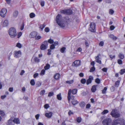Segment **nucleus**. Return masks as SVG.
Returning a JSON list of instances; mask_svg holds the SVG:
<instances>
[{
	"label": "nucleus",
	"mask_w": 125,
	"mask_h": 125,
	"mask_svg": "<svg viewBox=\"0 0 125 125\" xmlns=\"http://www.w3.org/2000/svg\"><path fill=\"white\" fill-rule=\"evenodd\" d=\"M56 21L58 25L62 28H64L65 26V24L63 23V20L62 19V15L58 14L56 18Z\"/></svg>",
	"instance_id": "nucleus-1"
},
{
	"label": "nucleus",
	"mask_w": 125,
	"mask_h": 125,
	"mask_svg": "<svg viewBox=\"0 0 125 125\" xmlns=\"http://www.w3.org/2000/svg\"><path fill=\"white\" fill-rule=\"evenodd\" d=\"M8 33L11 38L15 37L17 35L16 30L13 27H11L10 28L9 30Z\"/></svg>",
	"instance_id": "nucleus-2"
},
{
	"label": "nucleus",
	"mask_w": 125,
	"mask_h": 125,
	"mask_svg": "<svg viewBox=\"0 0 125 125\" xmlns=\"http://www.w3.org/2000/svg\"><path fill=\"white\" fill-rule=\"evenodd\" d=\"M124 121L123 119L118 118L115 120L112 125H125Z\"/></svg>",
	"instance_id": "nucleus-3"
},
{
	"label": "nucleus",
	"mask_w": 125,
	"mask_h": 125,
	"mask_svg": "<svg viewBox=\"0 0 125 125\" xmlns=\"http://www.w3.org/2000/svg\"><path fill=\"white\" fill-rule=\"evenodd\" d=\"M110 115L113 117H115V118L119 117L120 116V114L117 111V110L115 109H113L112 110Z\"/></svg>",
	"instance_id": "nucleus-4"
},
{
	"label": "nucleus",
	"mask_w": 125,
	"mask_h": 125,
	"mask_svg": "<svg viewBox=\"0 0 125 125\" xmlns=\"http://www.w3.org/2000/svg\"><path fill=\"white\" fill-rule=\"evenodd\" d=\"M60 12L62 13L68 15H71L72 13V11L70 9L61 10Z\"/></svg>",
	"instance_id": "nucleus-5"
},
{
	"label": "nucleus",
	"mask_w": 125,
	"mask_h": 125,
	"mask_svg": "<svg viewBox=\"0 0 125 125\" xmlns=\"http://www.w3.org/2000/svg\"><path fill=\"white\" fill-rule=\"evenodd\" d=\"M48 43L47 41H45L41 45L40 48L42 50H44L46 49L48 47Z\"/></svg>",
	"instance_id": "nucleus-6"
},
{
	"label": "nucleus",
	"mask_w": 125,
	"mask_h": 125,
	"mask_svg": "<svg viewBox=\"0 0 125 125\" xmlns=\"http://www.w3.org/2000/svg\"><path fill=\"white\" fill-rule=\"evenodd\" d=\"M90 27L89 28V30L92 32H95L96 30L95 29V24L94 23H91L90 24Z\"/></svg>",
	"instance_id": "nucleus-7"
},
{
	"label": "nucleus",
	"mask_w": 125,
	"mask_h": 125,
	"mask_svg": "<svg viewBox=\"0 0 125 125\" xmlns=\"http://www.w3.org/2000/svg\"><path fill=\"white\" fill-rule=\"evenodd\" d=\"M7 12V10L5 8L2 9L0 11V15L2 17H5Z\"/></svg>",
	"instance_id": "nucleus-8"
},
{
	"label": "nucleus",
	"mask_w": 125,
	"mask_h": 125,
	"mask_svg": "<svg viewBox=\"0 0 125 125\" xmlns=\"http://www.w3.org/2000/svg\"><path fill=\"white\" fill-rule=\"evenodd\" d=\"M111 120L110 118H108L102 121V124L103 125H108L110 124Z\"/></svg>",
	"instance_id": "nucleus-9"
},
{
	"label": "nucleus",
	"mask_w": 125,
	"mask_h": 125,
	"mask_svg": "<svg viewBox=\"0 0 125 125\" xmlns=\"http://www.w3.org/2000/svg\"><path fill=\"white\" fill-rule=\"evenodd\" d=\"M71 89H69L68 92L67 98L68 101H70V99L72 100H74V96L73 95H72L71 96Z\"/></svg>",
	"instance_id": "nucleus-10"
},
{
	"label": "nucleus",
	"mask_w": 125,
	"mask_h": 125,
	"mask_svg": "<svg viewBox=\"0 0 125 125\" xmlns=\"http://www.w3.org/2000/svg\"><path fill=\"white\" fill-rule=\"evenodd\" d=\"M21 54V52L20 50L18 51H15L14 52V56L16 58H18L20 57Z\"/></svg>",
	"instance_id": "nucleus-11"
},
{
	"label": "nucleus",
	"mask_w": 125,
	"mask_h": 125,
	"mask_svg": "<svg viewBox=\"0 0 125 125\" xmlns=\"http://www.w3.org/2000/svg\"><path fill=\"white\" fill-rule=\"evenodd\" d=\"M93 80V77L92 76L90 75L89 77V78L87 80L86 83L87 85L91 83L92 81Z\"/></svg>",
	"instance_id": "nucleus-12"
},
{
	"label": "nucleus",
	"mask_w": 125,
	"mask_h": 125,
	"mask_svg": "<svg viewBox=\"0 0 125 125\" xmlns=\"http://www.w3.org/2000/svg\"><path fill=\"white\" fill-rule=\"evenodd\" d=\"M100 54H98V55L96 57L95 59L96 60V62L99 63L100 64H101L102 63L101 61L100 60Z\"/></svg>",
	"instance_id": "nucleus-13"
},
{
	"label": "nucleus",
	"mask_w": 125,
	"mask_h": 125,
	"mask_svg": "<svg viewBox=\"0 0 125 125\" xmlns=\"http://www.w3.org/2000/svg\"><path fill=\"white\" fill-rule=\"evenodd\" d=\"M73 63L74 64V66L76 67H77L80 65L81 62L79 60H77L74 62Z\"/></svg>",
	"instance_id": "nucleus-14"
},
{
	"label": "nucleus",
	"mask_w": 125,
	"mask_h": 125,
	"mask_svg": "<svg viewBox=\"0 0 125 125\" xmlns=\"http://www.w3.org/2000/svg\"><path fill=\"white\" fill-rule=\"evenodd\" d=\"M30 35L31 36V38H34V37H35L37 35V32H36L33 31L31 33Z\"/></svg>",
	"instance_id": "nucleus-15"
},
{
	"label": "nucleus",
	"mask_w": 125,
	"mask_h": 125,
	"mask_svg": "<svg viewBox=\"0 0 125 125\" xmlns=\"http://www.w3.org/2000/svg\"><path fill=\"white\" fill-rule=\"evenodd\" d=\"M60 75L59 73H56L54 75V78L56 80H59L60 78Z\"/></svg>",
	"instance_id": "nucleus-16"
},
{
	"label": "nucleus",
	"mask_w": 125,
	"mask_h": 125,
	"mask_svg": "<svg viewBox=\"0 0 125 125\" xmlns=\"http://www.w3.org/2000/svg\"><path fill=\"white\" fill-rule=\"evenodd\" d=\"M97 85H94L92 87L91 90L93 92H95L96 91V87L97 86Z\"/></svg>",
	"instance_id": "nucleus-17"
},
{
	"label": "nucleus",
	"mask_w": 125,
	"mask_h": 125,
	"mask_svg": "<svg viewBox=\"0 0 125 125\" xmlns=\"http://www.w3.org/2000/svg\"><path fill=\"white\" fill-rule=\"evenodd\" d=\"M8 21L7 20H6L4 21L3 25L4 27L7 26L8 25Z\"/></svg>",
	"instance_id": "nucleus-18"
},
{
	"label": "nucleus",
	"mask_w": 125,
	"mask_h": 125,
	"mask_svg": "<svg viewBox=\"0 0 125 125\" xmlns=\"http://www.w3.org/2000/svg\"><path fill=\"white\" fill-rule=\"evenodd\" d=\"M52 115V113L51 112H50L49 113H46L45 116L47 117L50 118L51 117Z\"/></svg>",
	"instance_id": "nucleus-19"
},
{
	"label": "nucleus",
	"mask_w": 125,
	"mask_h": 125,
	"mask_svg": "<svg viewBox=\"0 0 125 125\" xmlns=\"http://www.w3.org/2000/svg\"><path fill=\"white\" fill-rule=\"evenodd\" d=\"M14 123L19 124L20 123L19 119L18 118H15L13 120Z\"/></svg>",
	"instance_id": "nucleus-20"
},
{
	"label": "nucleus",
	"mask_w": 125,
	"mask_h": 125,
	"mask_svg": "<svg viewBox=\"0 0 125 125\" xmlns=\"http://www.w3.org/2000/svg\"><path fill=\"white\" fill-rule=\"evenodd\" d=\"M14 123L11 119H10L8 121V125H14Z\"/></svg>",
	"instance_id": "nucleus-21"
},
{
	"label": "nucleus",
	"mask_w": 125,
	"mask_h": 125,
	"mask_svg": "<svg viewBox=\"0 0 125 125\" xmlns=\"http://www.w3.org/2000/svg\"><path fill=\"white\" fill-rule=\"evenodd\" d=\"M110 37L114 40H115L117 39V37L112 34H111L109 36Z\"/></svg>",
	"instance_id": "nucleus-22"
},
{
	"label": "nucleus",
	"mask_w": 125,
	"mask_h": 125,
	"mask_svg": "<svg viewBox=\"0 0 125 125\" xmlns=\"http://www.w3.org/2000/svg\"><path fill=\"white\" fill-rule=\"evenodd\" d=\"M71 102L72 104L74 105L78 103V102L77 100L75 99L72 100L71 101Z\"/></svg>",
	"instance_id": "nucleus-23"
},
{
	"label": "nucleus",
	"mask_w": 125,
	"mask_h": 125,
	"mask_svg": "<svg viewBox=\"0 0 125 125\" xmlns=\"http://www.w3.org/2000/svg\"><path fill=\"white\" fill-rule=\"evenodd\" d=\"M118 57L120 59H123L124 58V55L121 53H119L118 54Z\"/></svg>",
	"instance_id": "nucleus-24"
},
{
	"label": "nucleus",
	"mask_w": 125,
	"mask_h": 125,
	"mask_svg": "<svg viewBox=\"0 0 125 125\" xmlns=\"http://www.w3.org/2000/svg\"><path fill=\"white\" fill-rule=\"evenodd\" d=\"M57 97L58 100H61L62 99L61 93H60L58 94H57Z\"/></svg>",
	"instance_id": "nucleus-25"
},
{
	"label": "nucleus",
	"mask_w": 125,
	"mask_h": 125,
	"mask_svg": "<svg viewBox=\"0 0 125 125\" xmlns=\"http://www.w3.org/2000/svg\"><path fill=\"white\" fill-rule=\"evenodd\" d=\"M85 105V103L84 102H82L80 104V105L82 108L84 107Z\"/></svg>",
	"instance_id": "nucleus-26"
},
{
	"label": "nucleus",
	"mask_w": 125,
	"mask_h": 125,
	"mask_svg": "<svg viewBox=\"0 0 125 125\" xmlns=\"http://www.w3.org/2000/svg\"><path fill=\"white\" fill-rule=\"evenodd\" d=\"M50 65L48 64H47L46 66L44 67V69L45 70H47L49 69L50 68Z\"/></svg>",
	"instance_id": "nucleus-27"
},
{
	"label": "nucleus",
	"mask_w": 125,
	"mask_h": 125,
	"mask_svg": "<svg viewBox=\"0 0 125 125\" xmlns=\"http://www.w3.org/2000/svg\"><path fill=\"white\" fill-rule=\"evenodd\" d=\"M76 120L78 123H80L82 121V118L80 117H78L76 118Z\"/></svg>",
	"instance_id": "nucleus-28"
},
{
	"label": "nucleus",
	"mask_w": 125,
	"mask_h": 125,
	"mask_svg": "<svg viewBox=\"0 0 125 125\" xmlns=\"http://www.w3.org/2000/svg\"><path fill=\"white\" fill-rule=\"evenodd\" d=\"M18 12L17 11H15L13 13V16L14 17H16L18 14Z\"/></svg>",
	"instance_id": "nucleus-29"
},
{
	"label": "nucleus",
	"mask_w": 125,
	"mask_h": 125,
	"mask_svg": "<svg viewBox=\"0 0 125 125\" xmlns=\"http://www.w3.org/2000/svg\"><path fill=\"white\" fill-rule=\"evenodd\" d=\"M72 94H76L77 92V90L76 89H74L72 90Z\"/></svg>",
	"instance_id": "nucleus-30"
},
{
	"label": "nucleus",
	"mask_w": 125,
	"mask_h": 125,
	"mask_svg": "<svg viewBox=\"0 0 125 125\" xmlns=\"http://www.w3.org/2000/svg\"><path fill=\"white\" fill-rule=\"evenodd\" d=\"M125 73V69H121L120 70V73L121 75L123 74L124 73Z\"/></svg>",
	"instance_id": "nucleus-31"
},
{
	"label": "nucleus",
	"mask_w": 125,
	"mask_h": 125,
	"mask_svg": "<svg viewBox=\"0 0 125 125\" xmlns=\"http://www.w3.org/2000/svg\"><path fill=\"white\" fill-rule=\"evenodd\" d=\"M29 16L31 18H33L35 17V14L34 13L32 12L30 14Z\"/></svg>",
	"instance_id": "nucleus-32"
},
{
	"label": "nucleus",
	"mask_w": 125,
	"mask_h": 125,
	"mask_svg": "<svg viewBox=\"0 0 125 125\" xmlns=\"http://www.w3.org/2000/svg\"><path fill=\"white\" fill-rule=\"evenodd\" d=\"M109 111L107 110H104L102 113V115H104L108 113Z\"/></svg>",
	"instance_id": "nucleus-33"
},
{
	"label": "nucleus",
	"mask_w": 125,
	"mask_h": 125,
	"mask_svg": "<svg viewBox=\"0 0 125 125\" xmlns=\"http://www.w3.org/2000/svg\"><path fill=\"white\" fill-rule=\"evenodd\" d=\"M73 81H74L73 80H72L68 81H66V83L70 84H72L73 83Z\"/></svg>",
	"instance_id": "nucleus-34"
},
{
	"label": "nucleus",
	"mask_w": 125,
	"mask_h": 125,
	"mask_svg": "<svg viewBox=\"0 0 125 125\" xmlns=\"http://www.w3.org/2000/svg\"><path fill=\"white\" fill-rule=\"evenodd\" d=\"M120 81L118 80L116 81L115 83V85L116 87H118L120 84Z\"/></svg>",
	"instance_id": "nucleus-35"
},
{
	"label": "nucleus",
	"mask_w": 125,
	"mask_h": 125,
	"mask_svg": "<svg viewBox=\"0 0 125 125\" xmlns=\"http://www.w3.org/2000/svg\"><path fill=\"white\" fill-rule=\"evenodd\" d=\"M30 83L31 85L33 86L35 84V82L34 79H32L31 80Z\"/></svg>",
	"instance_id": "nucleus-36"
},
{
	"label": "nucleus",
	"mask_w": 125,
	"mask_h": 125,
	"mask_svg": "<svg viewBox=\"0 0 125 125\" xmlns=\"http://www.w3.org/2000/svg\"><path fill=\"white\" fill-rule=\"evenodd\" d=\"M66 49V48L65 47H62L60 49V51L62 53H63L64 52Z\"/></svg>",
	"instance_id": "nucleus-37"
},
{
	"label": "nucleus",
	"mask_w": 125,
	"mask_h": 125,
	"mask_svg": "<svg viewBox=\"0 0 125 125\" xmlns=\"http://www.w3.org/2000/svg\"><path fill=\"white\" fill-rule=\"evenodd\" d=\"M45 26L46 25L44 24L41 25H40V28L41 29V31H42V30L44 28Z\"/></svg>",
	"instance_id": "nucleus-38"
},
{
	"label": "nucleus",
	"mask_w": 125,
	"mask_h": 125,
	"mask_svg": "<svg viewBox=\"0 0 125 125\" xmlns=\"http://www.w3.org/2000/svg\"><path fill=\"white\" fill-rule=\"evenodd\" d=\"M42 84L39 81H38L36 83V85L37 87H39L41 86Z\"/></svg>",
	"instance_id": "nucleus-39"
},
{
	"label": "nucleus",
	"mask_w": 125,
	"mask_h": 125,
	"mask_svg": "<svg viewBox=\"0 0 125 125\" xmlns=\"http://www.w3.org/2000/svg\"><path fill=\"white\" fill-rule=\"evenodd\" d=\"M107 89V88L106 87H105L104 88V89L102 90V93L103 94H105L106 93V91Z\"/></svg>",
	"instance_id": "nucleus-40"
},
{
	"label": "nucleus",
	"mask_w": 125,
	"mask_h": 125,
	"mask_svg": "<svg viewBox=\"0 0 125 125\" xmlns=\"http://www.w3.org/2000/svg\"><path fill=\"white\" fill-rule=\"evenodd\" d=\"M34 60L36 62H40V60L36 57H35Z\"/></svg>",
	"instance_id": "nucleus-41"
},
{
	"label": "nucleus",
	"mask_w": 125,
	"mask_h": 125,
	"mask_svg": "<svg viewBox=\"0 0 125 125\" xmlns=\"http://www.w3.org/2000/svg\"><path fill=\"white\" fill-rule=\"evenodd\" d=\"M16 46L19 48H20L22 47V45L20 43H18L16 44Z\"/></svg>",
	"instance_id": "nucleus-42"
},
{
	"label": "nucleus",
	"mask_w": 125,
	"mask_h": 125,
	"mask_svg": "<svg viewBox=\"0 0 125 125\" xmlns=\"http://www.w3.org/2000/svg\"><path fill=\"white\" fill-rule=\"evenodd\" d=\"M81 83L83 84H84L86 82V80L85 79H82L81 81Z\"/></svg>",
	"instance_id": "nucleus-43"
},
{
	"label": "nucleus",
	"mask_w": 125,
	"mask_h": 125,
	"mask_svg": "<svg viewBox=\"0 0 125 125\" xmlns=\"http://www.w3.org/2000/svg\"><path fill=\"white\" fill-rule=\"evenodd\" d=\"M95 70V68L94 67H91L90 70V72H92L94 71Z\"/></svg>",
	"instance_id": "nucleus-44"
},
{
	"label": "nucleus",
	"mask_w": 125,
	"mask_h": 125,
	"mask_svg": "<svg viewBox=\"0 0 125 125\" xmlns=\"http://www.w3.org/2000/svg\"><path fill=\"white\" fill-rule=\"evenodd\" d=\"M54 94V93L53 92H51L48 93V96L49 97H51V96H52Z\"/></svg>",
	"instance_id": "nucleus-45"
},
{
	"label": "nucleus",
	"mask_w": 125,
	"mask_h": 125,
	"mask_svg": "<svg viewBox=\"0 0 125 125\" xmlns=\"http://www.w3.org/2000/svg\"><path fill=\"white\" fill-rule=\"evenodd\" d=\"M45 70L43 69H42L40 73L41 75H43L45 74Z\"/></svg>",
	"instance_id": "nucleus-46"
},
{
	"label": "nucleus",
	"mask_w": 125,
	"mask_h": 125,
	"mask_svg": "<svg viewBox=\"0 0 125 125\" xmlns=\"http://www.w3.org/2000/svg\"><path fill=\"white\" fill-rule=\"evenodd\" d=\"M100 80L98 78H97L95 80V82L99 84L100 83Z\"/></svg>",
	"instance_id": "nucleus-47"
},
{
	"label": "nucleus",
	"mask_w": 125,
	"mask_h": 125,
	"mask_svg": "<svg viewBox=\"0 0 125 125\" xmlns=\"http://www.w3.org/2000/svg\"><path fill=\"white\" fill-rule=\"evenodd\" d=\"M48 42L50 44H52L53 42V40H52L51 39H50L48 40V42Z\"/></svg>",
	"instance_id": "nucleus-48"
},
{
	"label": "nucleus",
	"mask_w": 125,
	"mask_h": 125,
	"mask_svg": "<svg viewBox=\"0 0 125 125\" xmlns=\"http://www.w3.org/2000/svg\"><path fill=\"white\" fill-rule=\"evenodd\" d=\"M42 38L41 36L38 35L37 36H36L35 38V40H38L41 39Z\"/></svg>",
	"instance_id": "nucleus-49"
},
{
	"label": "nucleus",
	"mask_w": 125,
	"mask_h": 125,
	"mask_svg": "<svg viewBox=\"0 0 125 125\" xmlns=\"http://www.w3.org/2000/svg\"><path fill=\"white\" fill-rule=\"evenodd\" d=\"M45 31L46 32H48L50 31V29L48 27L44 29Z\"/></svg>",
	"instance_id": "nucleus-50"
},
{
	"label": "nucleus",
	"mask_w": 125,
	"mask_h": 125,
	"mask_svg": "<svg viewBox=\"0 0 125 125\" xmlns=\"http://www.w3.org/2000/svg\"><path fill=\"white\" fill-rule=\"evenodd\" d=\"M117 62L119 64H122V60L121 59H119L118 60Z\"/></svg>",
	"instance_id": "nucleus-51"
},
{
	"label": "nucleus",
	"mask_w": 125,
	"mask_h": 125,
	"mask_svg": "<svg viewBox=\"0 0 125 125\" xmlns=\"http://www.w3.org/2000/svg\"><path fill=\"white\" fill-rule=\"evenodd\" d=\"M49 107V105L48 104H46L44 105V107L45 109H47Z\"/></svg>",
	"instance_id": "nucleus-52"
},
{
	"label": "nucleus",
	"mask_w": 125,
	"mask_h": 125,
	"mask_svg": "<svg viewBox=\"0 0 125 125\" xmlns=\"http://www.w3.org/2000/svg\"><path fill=\"white\" fill-rule=\"evenodd\" d=\"M104 45V42L103 41H101L99 43V45L100 46H103Z\"/></svg>",
	"instance_id": "nucleus-53"
},
{
	"label": "nucleus",
	"mask_w": 125,
	"mask_h": 125,
	"mask_svg": "<svg viewBox=\"0 0 125 125\" xmlns=\"http://www.w3.org/2000/svg\"><path fill=\"white\" fill-rule=\"evenodd\" d=\"M40 4L42 7L44 6V1H41Z\"/></svg>",
	"instance_id": "nucleus-54"
},
{
	"label": "nucleus",
	"mask_w": 125,
	"mask_h": 125,
	"mask_svg": "<svg viewBox=\"0 0 125 125\" xmlns=\"http://www.w3.org/2000/svg\"><path fill=\"white\" fill-rule=\"evenodd\" d=\"M22 34V33L21 32H19L18 33L17 38H19L20 37L21 35Z\"/></svg>",
	"instance_id": "nucleus-55"
},
{
	"label": "nucleus",
	"mask_w": 125,
	"mask_h": 125,
	"mask_svg": "<svg viewBox=\"0 0 125 125\" xmlns=\"http://www.w3.org/2000/svg\"><path fill=\"white\" fill-rule=\"evenodd\" d=\"M55 46L53 44L51 45L50 47V49H52L55 48Z\"/></svg>",
	"instance_id": "nucleus-56"
},
{
	"label": "nucleus",
	"mask_w": 125,
	"mask_h": 125,
	"mask_svg": "<svg viewBox=\"0 0 125 125\" xmlns=\"http://www.w3.org/2000/svg\"><path fill=\"white\" fill-rule=\"evenodd\" d=\"M12 54V52H10V53L9 54L8 56V59L9 60H10V56Z\"/></svg>",
	"instance_id": "nucleus-57"
},
{
	"label": "nucleus",
	"mask_w": 125,
	"mask_h": 125,
	"mask_svg": "<svg viewBox=\"0 0 125 125\" xmlns=\"http://www.w3.org/2000/svg\"><path fill=\"white\" fill-rule=\"evenodd\" d=\"M114 13V11L112 9H110L109 11L110 14H112Z\"/></svg>",
	"instance_id": "nucleus-58"
},
{
	"label": "nucleus",
	"mask_w": 125,
	"mask_h": 125,
	"mask_svg": "<svg viewBox=\"0 0 125 125\" xmlns=\"http://www.w3.org/2000/svg\"><path fill=\"white\" fill-rule=\"evenodd\" d=\"M38 75V73H35L33 75V77L35 78Z\"/></svg>",
	"instance_id": "nucleus-59"
},
{
	"label": "nucleus",
	"mask_w": 125,
	"mask_h": 125,
	"mask_svg": "<svg viewBox=\"0 0 125 125\" xmlns=\"http://www.w3.org/2000/svg\"><path fill=\"white\" fill-rule=\"evenodd\" d=\"M102 70L104 72H106L107 71V69L105 68H103L102 69Z\"/></svg>",
	"instance_id": "nucleus-60"
},
{
	"label": "nucleus",
	"mask_w": 125,
	"mask_h": 125,
	"mask_svg": "<svg viewBox=\"0 0 125 125\" xmlns=\"http://www.w3.org/2000/svg\"><path fill=\"white\" fill-rule=\"evenodd\" d=\"M73 114V113L72 112L71 110H69L68 112V114L69 115L72 114Z\"/></svg>",
	"instance_id": "nucleus-61"
},
{
	"label": "nucleus",
	"mask_w": 125,
	"mask_h": 125,
	"mask_svg": "<svg viewBox=\"0 0 125 125\" xmlns=\"http://www.w3.org/2000/svg\"><path fill=\"white\" fill-rule=\"evenodd\" d=\"M90 107V104H88L86 105V108H89Z\"/></svg>",
	"instance_id": "nucleus-62"
},
{
	"label": "nucleus",
	"mask_w": 125,
	"mask_h": 125,
	"mask_svg": "<svg viewBox=\"0 0 125 125\" xmlns=\"http://www.w3.org/2000/svg\"><path fill=\"white\" fill-rule=\"evenodd\" d=\"M85 44L87 47H88L89 46V44L88 43L87 41L86 40L85 41Z\"/></svg>",
	"instance_id": "nucleus-63"
},
{
	"label": "nucleus",
	"mask_w": 125,
	"mask_h": 125,
	"mask_svg": "<svg viewBox=\"0 0 125 125\" xmlns=\"http://www.w3.org/2000/svg\"><path fill=\"white\" fill-rule=\"evenodd\" d=\"M0 114L1 116H3L5 115V113L3 111H1L0 113Z\"/></svg>",
	"instance_id": "nucleus-64"
}]
</instances>
